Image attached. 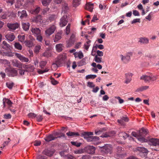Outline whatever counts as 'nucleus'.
I'll return each instance as SVG.
<instances>
[{"label": "nucleus", "instance_id": "f257e3e1", "mask_svg": "<svg viewBox=\"0 0 159 159\" xmlns=\"http://www.w3.org/2000/svg\"><path fill=\"white\" fill-rule=\"evenodd\" d=\"M60 5L61 7V15L63 16L60 19V26L63 27L67 24L68 14L67 11L69 9L67 3L64 0H60Z\"/></svg>", "mask_w": 159, "mask_h": 159}, {"label": "nucleus", "instance_id": "f03ea898", "mask_svg": "<svg viewBox=\"0 0 159 159\" xmlns=\"http://www.w3.org/2000/svg\"><path fill=\"white\" fill-rule=\"evenodd\" d=\"M157 79V76L153 75L151 73H147L140 77V79L143 80L145 83H149L150 82L155 81Z\"/></svg>", "mask_w": 159, "mask_h": 159}, {"label": "nucleus", "instance_id": "7ed1b4c3", "mask_svg": "<svg viewBox=\"0 0 159 159\" xmlns=\"http://www.w3.org/2000/svg\"><path fill=\"white\" fill-rule=\"evenodd\" d=\"M93 134V133L92 132H84L81 134V137H84V138L86 139L88 142L98 140L99 138L98 137L89 136V135H92Z\"/></svg>", "mask_w": 159, "mask_h": 159}, {"label": "nucleus", "instance_id": "20e7f679", "mask_svg": "<svg viewBox=\"0 0 159 159\" xmlns=\"http://www.w3.org/2000/svg\"><path fill=\"white\" fill-rule=\"evenodd\" d=\"M112 152V148L110 145L106 144L102 147L101 152L105 154H111Z\"/></svg>", "mask_w": 159, "mask_h": 159}, {"label": "nucleus", "instance_id": "39448f33", "mask_svg": "<svg viewBox=\"0 0 159 159\" xmlns=\"http://www.w3.org/2000/svg\"><path fill=\"white\" fill-rule=\"evenodd\" d=\"M59 137L60 133L58 132H56L53 133L52 134H50L47 136L46 137L44 138V139L46 141L49 142Z\"/></svg>", "mask_w": 159, "mask_h": 159}, {"label": "nucleus", "instance_id": "423d86ee", "mask_svg": "<svg viewBox=\"0 0 159 159\" xmlns=\"http://www.w3.org/2000/svg\"><path fill=\"white\" fill-rule=\"evenodd\" d=\"M116 153L118 157L121 158L125 157L126 155L124 151V149L120 146L117 147L116 150Z\"/></svg>", "mask_w": 159, "mask_h": 159}, {"label": "nucleus", "instance_id": "0eeeda50", "mask_svg": "<svg viewBox=\"0 0 159 159\" xmlns=\"http://www.w3.org/2000/svg\"><path fill=\"white\" fill-rule=\"evenodd\" d=\"M132 55V52H129L127 53L126 55L124 56L122 55H120V57L121 58V61L124 63H127L129 62L130 59V57Z\"/></svg>", "mask_w": 159, "mask_h": 159}, {"label": "nucleus", "instance_id": "6e6552de", "mask_svg": "<svg viewBox=\"0 0 159 159\" xmlns=\"http://www.w3.org/2000/svg\"><path fill=\"white\" fill-rule=\"evenodd\" d=\"M84 152H86L90 154L94 153L95 152V148L93 146L88 145L84 148Z\"/></svg>", "mask_w": 159, "mask_h": 159}, {"label": "nucleus", "instance_id": "1a4fd4ad", "mask_svg": "<svg viewBox=\"0 0 159 159\" xmlns=\"http://www.w3.org/2000/svg\"><path fill=\"white\" fill-rule=\"evenodd\" d=\"M1 47L3 49L7 51H11L12 49V46L8 44L5 41L2 42L1 45Z\"/></svg>", "mask_w": 159, "mask_h": 159}, {"label": "nucleus", "instance_id": "9d476101", "mask_svg": "<svg viewBox=\"0 0 159 159\" xmlns=\"http://www.w3.org/2000/svg\"><path fill=\"white\" fill-rule=\"evenodd\" d=\"M7 26L10 29V30L13 31L19 27L20 24L17 23H8Z\"/></svg>", "mask_w": 159, "mask_h": 159}, {"label": "nucleus", "instance_id": "9b49d317", "mask_svg": "<svg viewBox=\"0 0 159 159\" xmlns=\"http://www.w3.org/2000/svg\"><path fill=\"white\" fill-rule=\"evenodd\" d=\"M56 27L54 25H52L45 31V33L47 36H49L54 32Z\"/></svg>", "mask_w": 159, "mask_h": 159}, {"label": "nucleus", "instance_id": "f8f14e48", "mask_svg": "<svg viewBox=\"0 0 159 159\" xmlns=\"http://www.w3.org/2000/svg\"><path fill=\"white\" fill-rule=\"evenodd\" d=\"M15 56L22 62H27L29 61L28 58L25 57L20 54L16 53Z\"/></svg>", "mask_w": 159, "mask_h": 159}, {"label": "nucleus", "instance_id": "ddd939ff", "mask_svg": "<svg viewBox=\"0 0 159 159\" xmlns=\"http://www.w3.org/2000/svg\"><path fill=\"white\" fill-rule=\"evenodd\" d=\"M6 39L9 42H12L15 38L14 34L12 33H9L6 34L5 35Z\"/></svg>", "mask_w": 159, "mask_h": 159}, {"label": "nucleus", "instance_id": "4468645a", "mask_svg": "<svg viewBox=\"0 0 159 159\" xmlns=\"http://www.w3.org/2000/svg\"><path fill=\"white\" fill-rule=\"evenodd\" d=\"M18 15L21 19L26 18L27 16L26 11L25 10L18 11Z\"/></svg>", "mask_w": 159, "mask_h": 159}, {"label": "nucleus", "instance_id": "2eb2a0df", "mask_svg": "<svg viewBox=\"0 0 159 159\" xmlns=\"http://www.w3.org/2000/svg\"><path fill=\"white\" fill-rule=\"evenodd\" d=\"M150 144L153 146L159 147V139H152L150 140Z\"/></svg>", "mask_w": 159, "mask_h": 159}, {"label": "nucleus", "instance_id": "dca6fc26", "mask_svg": "<svg viewBox=\"0 0 159 159\" xmlns=\"http://www.w3.org/2000/svg\"><path fill=\"white\" fill-rule=\"evenodd\" d=\"M17 72L14 68L11 69L8 72V75L9 76L14 77L17 75Z\"/></svg>", "mask_w": 159, "mask_h": 159}, {"label": "nucleus", "instance_id": "f3484780", "mask_svg": "<svg viewBox=\"0 0 159 159\" xmlns=\"http://www.w3.org/2000/svg\"><path fill=\"white\" fill-rule=\"evenodd\" d=\"M148 133V130L144 128H142L139 132V135L140 136H145Z\"/></svg>", "mask_w": 159, "mask_h": 159}, {"label": "nucleus", "instance_id": "a211bd4d", "mask_svg": "<svg viewBox=\"0 0 159 159\" xmlns=\"http://www.w3.org/2000/svg\"><path fill=\"white\" fill-rule=\"evenodd\" d=\"M7 103L9 107H11L12 104V102L9 99L7 98H4L3 99V107H6L5 103Z\"/></svg>", "mask_w": 159, "mask_h": 159}, {"label": "nucleus", "instance_id": "6ab92c4d", "mask_svg": "<svg viewBox=\"0 0 159 159\" xmlns=\"http://www.w3.org/2000/svg\"><path fill=\"white\" fill-rule=\"evenodd\" d=\"M31 30L33 33L35 34L36 36L41 34V30L38 28H32Z\"/></svg>", "mask_w": 159, "mask_h": 159}, {"label": "nucleus", "instance_id": "aec40b11", "mask_svg": "<svg viewBox=\"0 0 159 159\" xmlns=\"http://www.w3.org/2000/svg\"><path fill=\"white\" fill-rule=\"evenodd\" d=\"M93 3H91L90 2L87 3L85 6V9L90 12L93 11Z\"/></svg>", "mask_w": 159, "mask_h": 159}, {"label": "nucleus", "instance_id": "412c9836", "mask_svg": "<svg viewBox=\"0 0 159 159\" xmlns=\"http://www.w3.org/2000/svg\"><path fill=\"white\" fill-rule=\"evenodd\" d=\"M22 27L23 30L25 31L28 30L30 27V24L28 23H22Z\"/></svg>", "mask_w": 159, "mask_h": 159}, {"label": "nucleus", "instance_id": "4be33fe9", "mask_svg": "<svg viewBox=\"0 0 159 159\" xmlns=\"http://www.w3.org/2000/svg\"><path fill=\"white\" fill-rule=\"evenodd\" d=\"M43 154L48 156H52L53 153L52 152L50 151L48 149H45L43 151Z\"/></svg>", "mask_w": 159, "mask_h": 159}, {"label": "nucleus", "instance_id": "5701e85b", "mask_svg": "<svg viewBox=\"0 0 159 159\" xmlns=\"http://www.w3.org/2000/svg\"><path fill=\"white\" fill-rule=\"evenodd\" d=\"M66 135L69 137H74L75 136H79L80 135L78 133L74 132L69 131L66 133Z\"/></svg>", "mask_w": 159, "mask_h": 159}, {"label": "nucleus", "instance_id": "b1692460", "mask_svg": "<svg viewBox=\"0 0 159 159\" xmlns=\"http://www.w3.org/2000/svg\"><path fill=\"white\" fill-rule=\"evenodd\" d=\"M139 42L143 44H148L149 43V40L148 38L145 37L141 38Z\"/></svg>", "mask_w": 159, "mask_h": 159}, {"label": "nucleus", "instance_id": "393cba45", "mask_svg": "<svg viewBox=\"0 0 159 159\" xmlns=\"http://www.w3.org/2000/svg\"><path fill=\"white\" fill-rule=\"evenodd\" d=\"M136 150L142 152L143 153H146L148 152V150L145 148L142 147H138L136 148Z\"/></svg>", "mask_w": 159, "mask_h": 159}, {"label": "nucleus", "instance_id": "a878e982", "mask_svg": "<svg viewBox=\"0 0 159 159\" xmlns=\"http://www.w3.org/2000/svg\"><path fill=\"white\" fill-rule=\"evenodd\" d=\"M93 60L98 63H100L102 62V57H98V55L95 56Z\"/></svg>", "mask_w": 159, "mask_h": 159}, {"label": "nucleus", "instance_id": "bb28decb", "mask_svg": "<svg viewBox=\"0 0 159 159\" xmlns=\"http://www.w3.org/2000/svg\"><path fill=\"white\" fill-rule=\"evenodd\" d=\"M105 128H102L100 129L99 130H95V134L97 135H99L102 132L106 130Z\"/></svg>", "mask_w": 159, "mask_h": 159}, {"label": "nucleus", "instance_id": "cd10ccee", "mask_svg": "<svg viewBox=\"0 0 159 159\" xmlns=\"http://www.w3.org/2000/svg\"><path fill=\"white\" fill-rule=\"evenodd\" d=\"M81 0H73V6L74 7H77L80 3Z\"/></svg>", "mask_w": 159, "mask_h": 159}, {"label": "nucleus", "instance_id": "c85d7f7f", "mask_svg": "<svg viewBox=\"0 0 159 159\" xmlns=\"http://www.w3.org/2000/svg\"><path fill=\"white\" fill-rule=\"evenodd\" d=\"M14 47L15 48L19 50H21L22 49V45L18 42H16L14 43Z\"/></svg>", "mask_w": 159, "mask_h": 159}, {"label": "nucleus", "instance_id": "c756f323", "mask_svg": "<svg viewBox=\"0 0 159 159\" xmlns=\"http://www.w3.org/2000/svg\"><path fill=\"white\" fill-rule=\"evenodd\" d=\"M25 45L29 47H32L33 45V42L30 40H26L25 42Z\"/></svg>", "mask_w": 159, "mask_h": 159}, {"label": "nucleus", "instance_id": "7c9ffc66", "mask_svg": "<svg viewBox=\"0 0 159 159\" xmlns=\"http://www.w3.org/2000/svg\"><path fill=\"white\" fill-rule=\"evenodd\" d=\"M17 38L18 40L21 42H25V35H19L18 36Z\"/></svg>", "mask_w": 159, "mask_h": 159}, {"label": "nucleus", "instance_id": "2f4dec72", "mask_svg": "<svg viewBox=\"0 0 159 159\" xmlns=\"http://www.w3.org/2000/svg\"><path fill=\"white\" fill-rule=\"evenodd\" d=\"M149 87L148 86H142L138 88L137 91H142L144 90H146L149 88Z\"/></svg>", "mask_w": 159, "mask_h": 159}, {"label": "nucleus", "instance_id": "473e14b6", "mask_svg": "<svg viewBox=\"0 0 159 159\" xmlns=\"http://www.w3.org/2000/svg\"><path fill=\"white\" fill-rule=\"evenodd\" d=\"M75 41L69 39L68 41H67V47H70L72 46L74 43Z\"/></svg>", "mask_w": 159, "mask_h": 159}, {"label": "nucleus", "instance_id": "72a5a7b5", "mask_svg": "<svg viewBox=\"0 0 159 159\" xmlns=\"http://www.w3.org/2000/svg\"><path fill=\"white\" fill-rule=\"evenodd\" d=\"M51 1V0H42V4L43 6H46L49 4Z\"/></svg>", "mask_w": 159, "mask_h": 159}, {"label": "nucleus", "instance_id": "f704fd0d", "mask_svg": "<svg viewBox=\"0 0 159 159\" xmlns=\"http://www.w3.org/2000/svg\"><path fill=\"white\" fill-rule=\"evenodd\" d=\"M15 53L14 52H7L5 53V54L6 56L9 57H13L15 55Z\"/></svg>", "mask_w": 159, "mask_h": 159}, {"label": "nucleus", "instance_id": "c9c22d12", "mask_svg": "<svg viewBox=\"0 0 159 159\" xmlns=\"http://www.w3.org/2000/svg\"><path fill=\"white\" fill-rule=\"evenodd\" d=\"M74 152L75 154H81L83 153L84 152V148L79 150H75Z\"/></svg>", "mask_w": 159, "mask_h": 159}, {"label": "nucleus", "instance_id": "e433bc0d", "mask_svg": "<svg viewBox=\"0 0 159 159\" xmlns=\"http://www.w3.org/2000/svg\"><path fill=\"white\" fill-rule=\"evenodd\" d=\"M40 8L39 7H37L35 9L32 11L31 13L33 14H37L38 13L40 10Z\"/></svg>", "mask_w": 159, "mask_h": 159}, {"label": "nucleus", "instance_id": "4c0bfd02", "mask_svg": "<svg viewBox=\"0 0 159 159\" xmlns=\"http://www.w3.org/2000/svg\"><path fill=\"white\" fill-rule=\"evenodd\" d=\"M70 24H68L66 27L65 32L66 35H68L70 32Z\"/></svg>", "mask_w": 159, "mask_h": 159}, {"label": "nucleus", "instance_id": "58836bf2", "mask_svg": "<svg viewBox=\"0 0 159 159\" xmlns=\"http://www.w3.org/2000/svg\"><path fill=\"white\" fill-rule=\"evenodd\" d=\"M60 39V33L58 32L55 35L53 39L54 42H57Z\"/></svg>", "mask_w": 159, "mask_h": 159}, {"label": "nucleus", "instance_id": "ea45409f", "mask_svg": "<svg viewBox=\"0 0 159 159\" xmlns=\"http://www.w3.org/2000/svg\"><path fill=\"white\" fill-rule=\"evenodd\" d=\"M120 136L122 137L123 138L125 139L127 138L128 137V134L125 132H122L120 134Z\"/></svg>", "mask_w": 159, "mask_h": 159}, {"label": "nucleus", "instance_id": "a19ab883", "mask_svg": "<svg viewBox=\"0 0 159 159\" xmlns=\"http://www.w3.org/2000/svg\"><path fill=\"white\" fill-rule=\"evenodd\" d=\"M97 48H98L100 49H102L104 48V47L103 45L102 44H96L95 46L93 47V50L94 48H95L96 49Z\"/></svg>", "mask_w": 159, "mask_h": 159}, {"label": "nucleus", "instance_id": "79ce46f5", "mask_svg": "<svg viewBox=\"0 0 159 159\" xmlns=\"http://www.w3.org/2000/svg\"><path fill=\"white\" fill-rule=\"evenodd\" d=\"M36 39L39 42H41L43 40V39L41 34L36 36Z\"/></svg>", "mask_w": 159, "mask_h": 159}, {"label": "nucleus", "instance_id": "37998d69", "mask_svg": "<svg viewBox=\"0 0 159 159\" xmlns=\"http://www.w3.org/2000/svg\"><path fill=\"white\" fill-rule=\"evenodd\" d=\"M22 64L20 62H16L14 64V66L20 68H21L22 67Z\"/></svg>", "mask_w": 159, "mask_h": 159}, {"label": "nucleus", "instance_id": "c03bdc74", "mask_svg": "<svg viewBox=\"0 0 159 159\" xmlns=\"http://www.w3.org/2000/svg\"><path fill=\"white\" fill-rule=\"evenodd\" d=\"M97 77V76L96 75H87L86 76V79H94L95 78Z\"/></svg>", "mask_w": 159, "mask_h": 159}, {"label": "nucleus", "instance_id": "a18cd8bd", "mask_svg": "<svg viewBox=\"0 0 159 159\" xmlns=\"http://www.w3.org/2000/svg\"><path fill=\"white\" fill-rule=\"evenodd\" d=\"M7 87L9 89H11L13 86L14 83L12 82H7L6 83Z\"/></svg>", "mask_w": 159, "mask_h": 159}, {"label": "nucleus", "instance_id": "49530a36", "mask_svg": "<svg viewBox=\"0 0 159 159\" xmlns=\"http://www.w3.org/2000/svg\"><path fill=\"white\" fill-rule=\"evenodd\" d=\"M50 82L51 83L54 85H55L58 83V82L55 80L54 79L51 78Z\"/></svg>", "mask_w": 159, "mask_h": 159}, {"label": "nucleus", "instance_id": "de8ad7c7", "mask_svg": "<svg viewBox=\"0 0 159 159\" xmlns=\"http://www.w3.org/2000/svg\"><path fill=\"white\" fill-rule=\"evenodd\" d=\"M71 143L72 145H74L77 147H80L81 144V143H80L73 141H71Z\"/></svg>", "mask_w": 159, "mask_h": 159}, {"label": "nucleus", "instance_id": "09e8293b", "mask_svg": "<svg viewBox=\"0 0 159 159\" xmlns=\"http://www.w3.org/2000/svg\"><path fill=\"white\" fill-rule=\"evenodd\" d=\"M133 74L131 73H128L125 74V79H131Z\"/></svg>", "mask_w": 159, "mask_h": 159}, {"label": "nucleus", "instance_id": "8fccbe9b", "mask_svg": "<svg viewBox=\"0 0 159 159\" xmlns=\"http://www.w3.org/2000/svg\"><path fill=\"white\" fill-rule=\"evenodd\" d=\"M47 63V62L46 61H42L40 63V67L42 68H44V66L46 65Z\"/></svg>", "mask_w": 159, "mask_h": 159}, {"label": "nucleus", "instance_id": "3c124183", "mask_svg": "<svg viewBox=\"0 0 159 159\" xmlns=\"http://www.w3.org/2000/svg\"><path fill=\"white\" fill-rule=\"evenodd\" d=\"M41 48V47L40 46H35L34 49V52L36 53H38L39 51Z\"/></svg>", "mask_w": 159, "mask_h": 159}, {"label": "nucleus", "instance_id": "603ef678", "mask_svg": "<svg viewBox=\"0 0 159 159\" xmlns=\"http://www.w3.org/2000/svg\"><path fill=\"white\" fill-rule=\"evenodd\" d=\"M36 119L38 121L40 122L43 119V117L42 116L39 115L37 116H36Z\"/></svg>", "mask_w": 159, "mask_h": 159}, {"label": "nucleus", "instance_id": "864d4df0", "mask_svg": "<svg viewBox=\"0 0 159 159\" xmlns=\"http://www.w3.org/2000/svg\"><path fill=\"white\" fill-rule=\"evenodd\" d=\"M35 21L37 23L39 22H41V16H39L36 17L35 19Z\"/></svg>", "mask_w": 159, "mask_h": 159}, {"label": "nucleus", "instance_id": "5fc2aeb1", "mask_svg": "<svg viewBox=\"0 0 159 159\" xmlns=\"http://www.w3.org/2000/svg\"><path fill=\"white\" fill-rule=\"evenodd\" d=\"M28 116L29 117L34 118L36 116V115L34 113H30L28 114Z\"/></svg>", "mask_w": 159, "mask_h": 159}, {"label": "nucleus", "instance_id": "6e6d98bb", "mask_svg": "<svg viewBox=\"0 0 159 159\" xmlns=\"http://www.w3.org/2000/svg\"><path fill=\"white\" fill-rule=\"evenodd\" d=\"M80 64L81 66H83L86 64V60L84 59H83L81 60L80 62Z\"/></svg>", "mask_w": 159, "mask_h": 159}, {"label": "nucleus", "instance_id": "4d7b16f0", "mask_svg": "<svg viewBox=\"0 0 159 159\" xmlns=\"http://www.w3.org/2000/svg\"><path fill=\"white\" fill-rule=\"evenodd\" d=\"M11 116L10 114H5L4 115V117L6 119H9L11 118Z\"/></svg>", "mask_w": 159, "mask_h": 159}, {"label": "nucleus", "instance_id": "13d9d810", "mask_svg": "<svg viewBox=\"0 0 159 159\" xmlns=\"http://www.w3.org/2000/svg\"><path fill=\"white\" fill-rule=\"evenodd\" d=\"M103 52L102 51L98 50L97 51V55H98V57H102L103 56Z\"/></svg>", "mask_w": 159, "mask_h": 159}, {"label": "nucleus", "instance_id": "bf43d9fd", "mask_svg": "<svg viewBox=\"0 0 159 159\" xmlns=\"http://www.w3.org/2000/svg\"><path fill=\"white\" fill-rule=\"evenodd\" d=\"M144 137V136H140L139 135L138 138V139L139 141L142 142H144L145 140V139Z\"/></svg>", "mask_w": 159, "mask_h": 159}, {"label": "nucleus", "instance_id": "052dcab7", "mask_svg": "<svg viewBox=\"0 0 159 159\" xmlns=\"http://www.w3.org/2000/svg\"><path fill=\"white\" fill-rule=\"evenodd\" d=\"M48 70V69H46L45 70H38V72L39 74H42L45 72H47Z\"/></svg>", "mask_w": 159, "mask_h": 159}, {"label": "nucleus", "instance_id": "680f3d73", "mask_svg": "<svg viewBox=\"0 0 159 159\" xmlns=\"http://www.w3.org/2000/svg\"><path fill=\"white\" fill-rule=\"evenodd\" d=\"M110 135H109V134H108V133H106L105 134H103L100 136V137L102 138H107L108 137H110Z\"/></svg>", "mask_w": 159, "mask_h": 159}, {"label": "nucleus", "instance_id": "e2e57ef3", "mask_svg": "<svg viewBox=\"0 0 159 159\" xmlns=\"http://www.w3.org/2000/svg\"><path fill=\"white\" fill-rule=\"evenodd\" d=\"M41 144V142L40 141L36 140L34 143V145L35 146H39Z\"/></svg>", "mask_w": 159, "mask_h": 159}, {"label": "nucleus", "instance_id": "0e129e2a", "mask_svg": "<svg viewBox=\"0 0 159 159\" xmlns=\"http://www.w3.org/2000/svg\"><path fill=\"white\" fill-rule=\"evenodd\" d=\"M88 85L90 88L94 87L95 86L93 83L90 82L88 83Z\"/></svg>", "mask_w": 159, "mask_h": 159}, {"label": "nucleus", "instance_id": "69168bd1", "mask_svg": "<svg viewBox=\"0 0 159 159\" xmlns=\"http://www.w3.org/2000/svg\"><path fill=\"white\" fill-rule=\"evenodd\" d=\"M24 67L26 69H28L29 68H31V70H33L34 69V67L30 65H25Z\"/></svg>", "mask_w": 159, "mask_h": 159}, {"label": "nucleus", "instance_id": "338daca9", "mask_svg": "<svg viewBox=\"0 0 159 159\" xmlns=\"http://www.w3.org/2000/svg\"><path fill=\"white\" fill-rule=\"evenodd\" d=\"M140 22V19L139 18L135 19L133 20L132 21L131 23L132 24L135 23L136 22Z\"/></svg>", "mask_w": 159, "mask_h": 159}, {"label": "nucleus", "instance_id": "774afa93", "mask_svg": "<svg viewBox=\"0 0 159 159\" xmlns=\"http://www.w3.org/2000/svg\"><path fill=\"white\" fill-rule=\"evenodd\" d=\"M90 156L89 155H83L82 157V159H89L90 158Z\"/></svg>", "mask_w": 159, "mask_h": 159}]
</instances>
